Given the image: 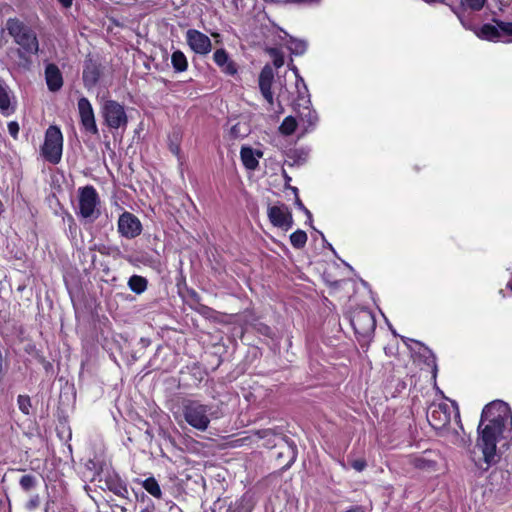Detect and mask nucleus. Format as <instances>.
Here are the masks:
<instances>
[{
	"instance_id": "nucleus-24",
	"label": "nucleus",
	"mask_w": 512,
	"mask_h": 512,
	"mask_svg": "<svg viewBox=\"0 0 512 512\" xmlns=\"http://www.w3.org/2000/svg\"><path fill=\"white\" fill-rule=\"evenodd\" d=\"M250 133V127L246 122H237L230 128V134L234 138H243Z\"/></svg>"
},
{
	"instance_id": "nucleus-45",
	"label": "nucleus",
	"mask_w": 512,
	"mask_h": 512,
	"mask_svg": "<svg viewBox=\"0 0 512 512\" xmlns=\"http://www.w3.org/2000/svg\"><path fill=\"white\" fill-rule=\"evenodd\" d=\"M92 465H93V467L95 466V464L92 461H89V464L87 465V468L92 467Z\"/></svg>"
},
{
	"instance_id": "nucleus-32",
	"label": "nucleus",
	"mask_w": 512,
	"mask_h": 512,
	"mask_svg": "<svg viewBox=\"0 0 512 512\" xmlns=\"http://www.w3.org/2000/svg\"><path fill=\"white\" fill-rule=\"evenodd\" d=\"M18 406H19V409L25 413V414H29L30 412V407H31V401H30V398L28 396H24V395H20L18 397Z\"/></svg>"
},
{
	"instance_id": "nucleus-28",
	"label": "nucleus",
	"mask_w": 512,
	"mask_h": 512,
	"mask_svg": "<svg viewBox=\"0 0 512 512\" xmlns=\"http://www.w3.org/2000/svg\"><path fill=\"white\" fill-rule=\"evenodd\" d=\"M214 62L219 66L225 65L230 59L228 53L224 49H217L213 55Z\"/></svg>"
},
{
	"instance_id": "nucleus-22",
	"label": "nucleus",
	"mask_w": 512,
	"mask_h": 512,
	"mask_svg": "<svg viewBox=\"0 0 512 512\" xmlns=\"http://www.w3.org/2000/svg\"><path fill=\"white\" fill-rule=\"evenodd\" d=\"M99 79V72L95 66H88L83 72V80L86 87L94 86Z\"/></svg>"
},
{
	"instance_id": "nucleus-36",
	"label": "nucleus",
	"mask_w": 512,
	"mask_h": 512,
	"mask_svg": "<svg viewBox=\"0 0 512 512\" xmlns=\"http://www.w3.org/2000/svg\"><path fill=\"white\" fill-rule=\"evenodd\" d=\"M351 466L358 472H361L365 469L366 467V461L363 460V459H356V460H353L352 463H351Z\"/></svg>"
},
{
	"instance_id": "nucleus-13",
	"label": "nucleus",
	"mask_w": 512,
	"mask_h": 512,
	"mask_svg": "<svg viewBox=\"0 0 512 512\" xmlns=\"http://www.w3.org/2000/svg\"><path fill=\"white\" fill-rule=\"evenodd\" d=\"M103 109L106 122L110 127L119 128L121 125L126 123L124 107L116 101H106Z\"/></svg>"
},
{
	"instance_id": "nucleus-26",
	"label": "nucleus",
	"mask_w": 512,
	"mask_h": 512,
	"mask_svg": "<svg viewBox=\"0 0 512 512\" xmlns=\"http://www.w3.org/2000/svg\"><path fill=\"white\" fill-rule=\"evenodd\" d=\"M290 242L294 248H303L307 242V234L298 229L290 235Z\"/></svg>"
},
{
	"instance_id": "nucleus-8",
	"label": "nucleus",
	"mask_w": 512,
	"mask_h": 512,
	"mask_svg": "<svg viewBox=\"0 0 512 512\" xmlns=\"http://www.w3.org/2000/svg\"><path fill=\"white\" fill-rule=\"evenodd\" d=\"M440 461L441 456L433 450H425L422 453L412 455L409 458L411 465L416 469L427 473L436 472Z\"/></svg>"
},
{
	"instance_id": "nucleus-14",
	"label": "nucleus",
	"mask_w": 512,
	"mask_h": 512,
	"mask_svg": "<svg viewBox=\"0 0 512 512\" xmlns=\"http://www.w3.org/2000/svg\"><path fill=\"white\" fill-rule=\"evenodd\" d=\"M78 110L81 119V123L86 131L96 134L97 126L95 122L94 112L91 103L85 97H82L78 101Z\"/></svg>"
},
{
	"instance_id": "nucleus-47",
	"label": "nucleus",
	"mask_w": 512,
	"mask_h": 512,
	"mask_svg": "<svg viewBox=\"0 0 512 512\" xmlns=\"http://www.w3.org/2000/svg\"><path fill=\"white\" fill-rule=\"evenodd\" d=\"M293 71L295 72L296 76L298 77V70L296 67H293Z\"/></svg>"
},
{
	"instance_id": "nucleus-25",
	"label": "nucleus",
	"mask_w": 512,
	"mask_h": 512,
	"mask_svg": "<svg viewBox=\"0 0 512 512\" xmlns=\"http://www.w3.org/2000/svg\"><path fill=\"white\" fill-rule=\"evenodd\" d=\"M298 125L299 122L294 117L288 116L281 123L279 130L284 135H291Z\"/></svg>"
},
{
	"instance_id": "nucleus-27",
	"label": "nucleus",
	"mask_w": 512,
	"mask_h": 512,
	"mask_svg": "<svg viewBox=\"0 0 512 512\" xmlns=\"http://www.w3.org/2000/svg\"><path fill=\"white\" fill-rule=\"evenodd\" d=\"M269 55L273 59V64L276 68H280L284 65V56L283 53L277 49V48H269L268 50Z\"/></svg>"
},
{
	"instance_id": "nucleus-38",
	"label": "nucleus",
	"mask_w": 512,
	"mask_h": 512,
	"mask_svg": "<svg viewBox=\"0 0 512 512\" xmlns=\"http://www.w3.org/2000/svg\"><path fill=\"white\" fill-rule=\"evenodd\" d=\"M40 504V498L39 496H34L27 504V507L29 509H35L36 507H38Z\"/></svg>"
},
{
	"instance_id": "nucleus-30",
	"label": "nucleus",
	"mask_w": 512,
	"mask_h": 512,
	"mask_svg": "<svg viewBox=\"0 0 512 512\" xmlns=\"http://www.w3.org/2000/svg\"><path fill=\"white\" fill-rule=\"evenodd\" d=\"M35 484H36V479L34 476L24 475L20 479V486L25 491L31 490L35 486Z\"/></svg>"
},
{
	"instance_id": "nucleus-3",
	"label": "nucleus",
	"mask_w": 512,
	"mask_h": 512,
	"mask_svg": "<svg viewBox=\"0 0 512 512\" xmlns=\"http://www.w3.org/2000/svg\"><path fill=\"white\" fill-rule=\"evenodd\" d=\"M210 410L208 405L199 401L187 400L183 403V416L185 421L199 431H205L210 424Z\"/></svg>"
},
{
	"instance_id": "nucleus-18",
	"label": "nucleus",
	"mask_w": 512,
	"mask_h": 512,
	"mask_svg": "<svg viewBox=\"0 0 512 512\" xmlns=\"http://www.w3.org/2000/svg\"><path fill=\"white\" fill-rule=\"evenodd\" d=\"M298 122L299 125L303 127L304 131H308L316 126L318 122V115L315 110L305 106L298 112Z\"/></svg>"
},
{
	"instance_id": "nucleus-21",
	"label": "nucleus",
	"mask_w": 512,
	"mask_h": 512,
	"mask_svg": "<svg viewBox=\"0 0 512 512\" xmlns=\"http://www.w3.org/2000/svg\"><path fill=\"white\" fill-rule=\"evenodd\" d=\"M148 281L145 277L133 275L130 277V290L141 294L147 289Z\"/></svg>"
},
{
	"instance_id": "nucleus-49",
	"label": "nucleus",
	"mask_w": 512,
	"mask_h": 512,
	"mask_svg": "<svg viewBox=\"0 0 512 512\" xmlns=\"http://www.w3.org/2000/svg\"><path fill=\"white\" fill-rule=\"evenodd\" d=\"M307 221L309 222L310 225H312V217L311 218H307Z\"/></svg>"
},
{
	"instance_id": "nucleus-37",
	"label": "nucleus",
	"mask_w": 512,
	"mask_h": 512,
	"mask_svg": "<svg viewBox=\"0 0 512 512\" xmlns=\"http://www.w3.org/2000/svg\"><path fill=\"white\" fill-rule=\"evenodd\" d=\"M295 204L300 210H302L305 213L307 218H311V212L304 206V204L298 197L296 198Z\"/></svg>"
},
{
	"instance_id": "nucleus-33",
	"label": "nucleus",
	"mask_w": 512,
	"mask_h": 512,
	"mask_svg": "<svg viewBox=\"0 0 512 512\" xmlns=\"http://www.w3.org/2000/svg\"><path fill=\"white\" fill-rule=\"evenodd\" d=\"M118 229L122 235H124V236L128 235V214L127 213H123L120 216L119 221H118Z\"/></svg>"
},
{
	"instance_id": "nucleus-16",
	"label": "nucleus",
	"mask_w": 512,
	"mask_h": 512,
	"mask_svg": "<svg viewBox=\"0 0 512 512\" xmlns=\"http://www.w3.org/2000/svg\"><path fill=\"white\" fill-rule=\"evenodd\" d=\"M263 156L261 150L253 149L249 146H242L240 158L244 167L248 170H255L259 165V158Z\"/></svg>"
},
{
	"instance_id": "nucleus-7",
	"label": "nucleus",
	"mask_w": 512,
	"mask_h": 512,
	"mask_svg": "<svg viewBox=\"0 0 512 512\" xmlns=\"http://www.w3.org/2000/svg\"><path fill=\"white\" fill-rule=\"evenodd\" d=\"M98 204V194L92 186H86L79 190V212L83 218H96L99 213Z\"/></svg>"
},
{
	"instance_id": "nucleus-35",
	"label": "nucleus",
	"mask_w": 512,
	"mask_h": 512,
	"mask_svg": "<svg viewBox=\"0 0 512 512\" xmlns=\"http://www.w3.org/2000/svg\"><path fill=\"white\" fill-rule=\"evenodd\" d=\"M8 131L13 138H17L19 132V124L15 121L8 123Z\"/></svg>"
},
{
	"instance_id": "nucleus-41",
	"label": "nucleus",
	"mask_w": 512,
	"mask_h": 512,
	"mask_svg": "<svg viewBox=\"0 0 512 512\" xmlns=\"http://www.w3.org/2000/svg\"><path fill=\"white\" fill-rule=\"evenodd\" d=\"M64 7H70L73 0H58Z\"/></svg>"
},
{
	"instance_id": "nucleus-34",
	"label": "nucleus",
	"mask_w": 512,
	"mask_h": 512,
	"mask_svg": "<svg viewBox=\"0 0 512 512\" xmlns=\"http://www.w3.org/2000/svg\"><path fill=\"white\" fill-rule=\"evenodd\" d=\"M220 68L222 72H224L227 75L233 76L237 73L236 64L231 59H229L227 63H225V65L221 66Z\"/></svg>"
},
{
	"instance_id": "nucleus-20",
	"label": "nucleus",
	"mask_w": 512,
	"mask_h": 512,
	"mask_svg": "<svg viewBox=\"0 0 512 512\" xmlns=\"http://www.w3.org/2000/svg\"><path fill=\"white\" fill-rule=\"evenodd\" d=\"M285 44L290 52L294 55H303L307 50V43L302 39H296L289 36V39Z\"/></svg>"
},
{
	"instance_id": "nucleus-46",
	"label": "nucleus",
	"mask_w": 512,
	"mask_h": 512,
	"mask_svg": "<svg viewBox=\"0 0 512 512\" xmlns=\"http://www.w3.org/2000/svg\"><path fill=\"white\" fill-rule=\"evenodd\" d=\"M92 465H93V467L95 466V464L92 461H89V464L87 465V468L92 467Z\"/></svg>"
},
{
	"instance_id": "nucleus-19",
	"label": "nucleus",
	"mask_w": 512,
	"mask_h": 512,
	"mask_svg": "<svg viewBox=\"0 0 512 512\" xmlns=\"http://www.w3.org/2000/svg\"><path fill=\"white\" fill-rule=\"evenodd\" d=\"M171 63L176 72H184L188 68L187 58L180 50H176L172 53Z\"/></svg>"
},
{
	"instance_id": "nucleus-5",
	"label": "nucleus",
	"mask_w": 512,
	"mask_h": 512,
	"mask_svg": "<svg viewBox=\"0 0 512 512\" xmlns=\"http://www.w3.org/2000/svg\"><path fill=\"white\" fill-rule=\"evenodd\" d=\"M351 325L361 338H369L376 328V320L373 313L367 309L355 310L350 318Z\"/></svg>"
},
{
	"instance_id": "nucleus-42",
	"label": "nucleus",
	"mask_w": 512,
	"mask_h": 512,
	"mask_svg": "<svg viewBox=\"0 0 512 512\" xmlns=\"http://www.w3.org/2000/svg\"><path fill=\"white\" fill-rule=\"evenodd\" d=\"M269 433H270V431H269V430H264V431H262V432H259V436H260V437H264V436H266V435H267V434H269Z\"/></svg>"
},
{
	"instance_id": "nucleus-44",
	"label": "nucleus",
	"mask_w": 512,
	"mask_h": 512,
	"mask_svg": "<svg viewBox=\"0 0 512 512\" xmlns=\"http://www.w3.org/2000/svg\"><path fill=\"white\" fill-rule=\"evenodd\" d=\"M92 465H93V467L95 466V464L92 461H89V464L87 465V468L92 467Z\"/></svg>"
},
{
	"instance_id": "nucleus-11",
	"label": "nucleus",
	"mask_w": 512,
	"mask_h": 512,
	"mask_svg": "<svg viewBox=\"0 0 512 512\" xmlns=\"http://www.w3.org/2000/svg\"><path fill=\"white\" fill-rule=\"evenodd\" d=\"M274 80V72L273 69L269 65H265L259 75L258 84L260 92L263 98L267 102V110H273L274 106V97L272 93V83Z\"/></svg>"
},
{
	"instance_id": "nucleus-1",
	"label": "nucleus",
	"mask_w": 512,
	"mask_h": 512,
	"mask_svg": "<svg viewBox=\"0 0 512 512\" xmlns=\"http://www.w3.org/2000/svg\"><path fill=\"white\" fill-rule=\"evenodd\" d=\"M511 419V410L503 401H494L484 407L478 429L480 430L484 421H487L488 424L479 432L477 445L482 450L484 460L488 465L496 461L498 438Z\"/></svg>"
},
{
	"instance_id": "nucleus-43",
	"label": "nucleus",
	"mask_w": 512,
	"mask_h": 512,
	"mask_svg": "<svg viewBox=\"0 0 512 512\" xmlns=\"http://www.w3.org/2000/svg\"><path fill=\"white\" fill-rule=\"evenodd\" d=\"M507 287L512 291V279L507 283Z\"/></svg>"
},
{
	"instance_id": "nucleus-10",
	"label": "nucleus",
	"mask_w": 512,
	"mask_h": 512,
	"mask_svg": "<svg viewBox=\"0 0 512 512\" xmlns=\"http://www.w3.org/2000/svg\"><path fill=\"white\" fill-rule=\"evenodd\" d=\"M268 218L275 227L282 228L285 231L289 230L293 225L292 214L284 204L269 206Z\"/></svg>"
},
{
	"instance_id": "nucleus-31",
	"label": "nucleus",
	"mask_w": 512,
	"mask_h": 512,
	"mask_svg": "<svg viewBox=\"0 0 512 512\" xmlns=\"http://www.w3.org/2000/svg\"><path fill=\"white\" fill-rule=\"evenodd\" d=\"M486 0H462L461 3L463 6L473 10L479 11L483 8Z\"/></svg>"
},
{
	"instance_id": "nucleus-23",
	"label": "nucleus",
	"mask_w": 512,
	"mask_h": 512,
	"mask_svg": "<svg viewBox=\"0 0 512 512\" xmlns=\"http://www.w3.org/2000/svg\"><path fill=\"white\" fill-rule=\"evenodd\" d=\"M142 486L152 496H154L156 498L161 497L162 492H161L160 486H159L158 482L155 480V478L150 477V478L145 479L142 482Z\"/></svg>"
},
{
	"instance_id": "nucleus-40",
	"label": "nucleus",
	"mask_w": 512,
	"mask_h": 512,
	"mask_svg": "<svg viewBox=\"0 0 512 512\" xmlns=\"http://www.w3.org/2000/svg\"><path fill=\"white\" fill-rule=\"evenodd\" d=\"M170 150L175 155H178L179 152H180V148H179V146L177 144H171L170 145Z\"/></svg>"
},
{
	"instance_id": "nucleus-9",
	"label": "nucleus",
	"mask_w": 512,
	"mask_h": 512,
	"mask_svg": "<svg viewBox=\"0 0 512 512\" xmlns=\"http://www.w3.org/2000/svg\"><path fill=\"white\" fill-rule=\"evenodd\" d=\"M427 420L436 430L445 428L451 420V413L448 405L445 403L431 405L427 412Z\"/></svg>"
},
{
	"instance_id": "nucleus-29",
	"label": "nucleus",
	"mask_w": 512,
	"mask_h": 512,
	"mask_svg": "<svg viewBox=\"0 0 512 512\" xmlns=\"http://www.w3.org/2000/svg\"><path fill=\"white\" fill-rule=\"evenodd\" d=\"M142 231V225L139 219L130 214V237L138 236Z\"/></svg>"
},
{
	"instance_id": "nucleus-17",
	"label": "nucleus",
	"mask_w": 512,
	"mask_h": 512,
	"mask_svg": "<svg viewBox=\"0 0 512 512\" xmlns=\"http://www.w3.org/2000/svg\"><path fill=\"white\" fill-rule=\"evenodd\" d=\"M45 78L48 89L52 92L60 90L63 85V78L59 68L54 64H49L45 69Z\"/></svg>"
},
{
	"instance_id": "nucleus-48",
	"label": "nucleus",
	"mask_w": 512,
	"mask_h": 512,
	"mask_svg": "<svg viewBox=\"0 0 512 512\" xmlns=\"http://www.w3.org/2000/svg\"><path fill=\"white\" fill-rule=\"evenodd\" d=\"M299 81L303 84L304 88L306 89V85L304 84V81L302 78L299 79Z\"/></svg>"
},
{
	"instance_id": "nucleus-15",
	"label": "nucleus",
	"mask_w": 512,
	"mask_h": 512,
	"mask_svg": "<svg viewBox=\"0 0 512 512\" xmlns=\"http://www.w3.org/2000/svg\"><path fill=\"white\" fill-rule=\"evenodd\" d=\"M16 110V102L9 87L0 78V112L3 116H10Z\"/></svg>"
},
{
	"instance_id": "nucleus-2",
	"label": "nucleus",
	"mask_w": 512,
	"mask_h": 512,
	"mask_svg": "<svg viewBox=\"0 0 512 512\" xmlns=\"http://www.w3.org/2000/svg\"><path fill=\"white\" fill-rule=\"evenodd\" d=\"M5 27L15 44L19 46L21 57L27 58L38 53L39 41L31 27L15 18L8 19Z\"/></svg>"
},
{
	"instance_id": "nucleus-6",
	"label": "nucleus",
	"mask_w": 512,
	"mask_h": 512,
	"mask_svg": "<svg viewBox=\"0 0 512 512\" xmlns=\"http://www.w3.org/2000/svg\"><path fill=\"white\" fill-rule=\"evenodd\" d=\"M495 23L496 25L484 24L477 34L478 37L488 41H512V23L504 21H495Z\"/></svg>"
},
{
	"instance_id": "nucleus-4",
	"label": "nucleus",
	"mask_w": 512,
	"mask_h": 512,
	"mask_svg": "<svg viewBox=\"0 0 512 512\" xmlns=\"http://www.w3.org/2000/svg\"><path fill=\"white\" fill-rule=\"evenodd\" d=\"M63 137L60 129L50 126L45 134V141L42 146V154L46 160L56 164L61 160Z\"/></svg>"
},
{
	"instance_id": "nucleus-12",
	"label": "nucleus",
	"mask_w": 512,
	"mask_h": 512,
	"mask_svg": "<svg viewBox=\"0 0 512 512\" xmlns=\"http://www.w3.org/2000/svg\"><path fill=\"white\" fill-rule=\"evenodd\" d=\"M186 41L189 47L197 54L206 55L212 49L210 38L196 29H189L186 32Z\"/></svg>"
},
{
	"instance_id": "nucleus-39",
	"label": "nucleus",
	"mask_w": 512,
	"mask_h": 512,
	"mask_svg": "<svg viewBox=\"0 0 512 512\" xmlns=\"http://www.w3.org/2000/svg\"><path fill=\"white\" fill-rule=\"evenodd\" d=\"M345 512H369L368 509L364 506H354Z\"/></svg>"
}]
</instances>
